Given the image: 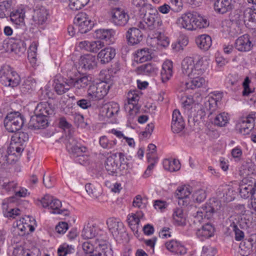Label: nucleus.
I'll return each instance as SVG.
<instances>
[{"mask_svg":"<svg viewBox=\"0 0 256 256\" xmlns=\"http://www.w3.org/2000/svg\"><path fill=\"white\" fill-rule=\"evenodd\" d=\"M253 188L248 187L246 184H242L239 188V192L240 196L244 198H248L252 195Z\"/></svg>","mask_w":256,"mask_h":256,"instance_id":"nucleus-50","label":"nucleus"},{"mask_svg":"<svg viewBox=\"0 0 256 256\" xmlns=\"http://www.w3.org/2000/svg\"><path fill=\"white\" fill-rule=\"evenodd\" d=\"M74 24L78 32L81 34L86 33L92 28L94 26V22L84 12H81L76 15Z\"/></svg>","mask_w":256,"mask_h":256,"instance_id":"nucleus-12","label":"nucleus"},{"mask_svg":"<svg viewBox=\"0 0 256 256\" xmlns=\"http://www.w3.org/2000/svg\"><path fill=\"white\" fill-rule=\"evenodd\" d=\"M132 4L140 8L139 10L142 20L139 22L138 27L152 33L154 38L159 36L164 32V26L157 10L144 0H132Z\"/></svg>","mask_w":256,"mask_h":256,"instance_id":"nucleus-1","label":"nucleus"},{"mask_svg":"<svg viewBox=\"0 0 256 256\" xmlns=\"http://www.w3.org/2000/svg\"><path fill=\"white\" fill-rule=\"evenodd\" d=\"M175 222L178 226H184L186 224V220L182 208H178L174 211L173 214Z\"/></svg>","mask_w":256,"mask_h":256,"instance_id":"nucleus-45","label":"nucleus"},{"mask_svg":"<svg viewBox=\"0 0 256 256\" xmlns=\"http://www.w3.org/2000/svg\"><path fill=\"white\" fill-rule=\"evenodd\" d=\"M196 42L200 49L206 51L212 46V38L208 34H202L196 38Z\"/></svg>","mask_w":256,"mask_h":256,"instance_id":"nucleus-31","label":"nucleus"},{"mask_svg":"<svg viewBox=\"0 0 256 256\" xmlns=\"http://www.w3.org/2000/svg\"><path fill=\"white\" fill-rule=\"evenodd\" d=\"M110 88V86L104 82L90 86L88 90V96L92 100H102L108 94Z\"/></svg>","mask_w":256,"mask_h":256,"instance_id":"nucleus-8","label":"nucleus"},{"mask_svg":"<svg viewBox=\"0 0 256 256\" xmlns=\"http://www.w3.org/2000/svg\"><path fill=\"white\" fill-rule=\"evenodd\" d=\"M14 133L12 136L10 151L15 154L16 157H20L24 149L25 142L28 140V136L22 132L18 131Z\"/></svg>","mask_w":256,"mask_h":256,"instance_id":"nucleus-4","label":"nucleus"},{"mask_svg":"<svg viewBox=\"0 0 256 256\" xmlns=\"http://www.w3.org/2000/svg\"><path fill=\"white\" fill-rule=\"evenodd\" d=\"M34 112L36 116L47 117L54 114V109L48 102H41L38 104Z\"/></svg>","mask_w":256,"mask_h":256,"instance_id":"nucleus-24","label":"nucleus"},{"mask_svg":"<svg viewBox=\"0 0 256 256\" xmlns=\"http://www.w3.org/2000/svg\"><path fill=\"white\" fill-rule=\"evenodd\" d=\"M82 249L86 254H92L96 249V242L92 244L91 241H86L82 244Z\"/></svg>","mask_w":256,"mask_h":256,"instance_id":"nucleus-56","label":"nucleus"},{"mask_svg":"<svg viewBox=\"0 0 256 256\" xmlns=\"http://www.w3.org/2000/svg\"><path fill=\"white\" fill-rule=\"evenodd\" d=\"M224 208L221 201L216 200L214 202L212 206L206 204L202 207L197 208L192 206L190 212L193 218L194 223L204 222L206 219H209L214 214L218 217L220 223L222 224L224 219Z\"/></svg>","mask_w":256,"mask_h":256,"instance_id":"nucleus-2","label":"nucleus"},{"mask_svg":"<svg viewBox=\"0 0 256 256\" xmlns=\"http://www.w3.org/2000/svg\"><path fill=\"white\" fill-rule=\"evenodd\" d=\"M254 12L252 8H247L244 12V21H249L256 22V14H254Z\"/></svg>","mask_w":256,"mask_h":256,"instance_id":"nucleus-55","label":"nucleus"},{"mask_svg":"<svg viewBox=\"0 0 256 256\" xmlns=\"http://www.w3.org/2000/svg\"><path fill=\"white\" fill-rule=\"evenodd\" d=\"M164 168L169 172H173L179 170L180 168V164L178 160L174 159H165L163 161Z\"/></svg>","mask_w":256,"mask_h":256,"instance_id":"nucleus-37","label":"nucleus"},{"mask_svg":"<svg viewBox=\"0 0 256 256\" xmlns=\"http://www.w3.org/2000/svg\"><path fill=\"white\" fill-rule=\"evenodd\" d=\"M116 56V50L112 47L102 49L98 54V59L102 64H104L110 62Z\"/></svg>","mask_w":256,"mask_h":256,"instance_id":"nucleus-23","label":"nucleus"},{"mask_svg":"<svg viewBox=\"0 0 256 256\" xmlns=\"http://www.w3.org/2000/svg\"><path fill=\"white\" fill-rule=\"evenodd\" d=\"M11 6V0H5L0 2V18H4L9 16Z\"/></svg>","mask_w":256,"mask_h":256,"instance_id":"nucleus-41","label":"nucleus"},{"mask_svg":"<svg viewBox=\"0 0 256 256\" xmlns=\"http://www.w3.org/2000/svg\"><path fill=\"white\" fill-rule=\"evenodd\" d=\"M55 178L48 174H44L43 176V183L46 187L50 188L53 186L55 182Z\"/></svg>","mask_w":256,"mask_h":256,"instance_id":"nucleus-60","label":"nucleus"},{"mask_svg":"<svg viewBox=\"0 0 256 256\" xmlns=\"http://www.w3.org/2000/svg\"><path fill=\"white\" fill-rule=\"evenodd\" d=\"M14 253L16 256H34V254L28 250L19 248L16 250Z\"/></svg>","mask_w":256,"mask_h":256,"instance_id":"nucleus-64","label":"nucleus"},{"mask_svg":"<svg viewBox=\"0 0 256 256\" xmlns=\"http://www.w3.org/2000/svg\"><path fill=\"white\" fill-rule=\"evenodd\" d=\"M202 63V58L194 62L192 58L186 57L182 60V73L189 78L196 74H202L204 72Z\"/></svg>","mask_w":256,"mask_h":256,"instance_id":"nucleus-3","label":"nucleus"},{"mask_svg":"<svg viewBox=\"0 0 256 256\" xmlns=\"http://www.w3.org/2000/svg\"><path fill=\"white\" fill-rule=\"evenodd\" d=\"M49 16L48 10L44 6H36L34 10L32 16L34 21L38 24H44L48 20Z\"/></svg>","mask_w":256,"mask_h":256,"instance_id":"nucleus-19","label":"nucleus"},{"mask_svg":"<svg viewBox=\"0 0 256 256\" xmlns=\"http://www.w3.org/2000/svg\"><path fill=\"white\" fill-rule=\"evenodd\" d=\"M61 202L58 199L54 198L50 207V208L52 210L51 212V213L54 214H63L64 216H68L69 214L68 212L65 209L60 210V208H61Z\"/></svg>","mask_w":256,"mask_h":256,"instance_id":"nucleus-39","label":"nucleus"},{"mask_svg":"<svg viewBox=\"0 0 256 256\" xmlns=\"http://www.w3.org/2000/svg\"><path fill=\"white\" fill-rule=\"evenodd\" d=\"M97 234L96 224L92 223H88L84 226L82 232V236L84 239H92Z\"/></svg>","mask_w":256,"mask_h":256,"instance_id":"nucleus-34","label":"nucleus"},{"mask_svg":"<svg viewBox=\"0 0 256 256\" xmlns=\"http://www.w3.org/2000/svg\"><path fill=\"white\" fill-rule=\"evenodd\" d=\"M172 62L170 60H166L162 66L160 72L161 80L162 82L168 81L172 76Z\"/></svg>","mask_w":256,"mask_h":256,"instance_id":"nucleus-30","label":"nucleus"},{"mask_svg":"<svg viewBox=\"0 0 256 256\" xmlns=\"http://www.w3.org/2000/svg\"><path fill=\"white\" fill-rule=\"evenodd\" d=\"M235 44L237 50L241 52L249 51L252 46L248 34H244L240 36L236 40Z\"/></svg>","mask_w":256,"mask_h":256,"instance_id":"nucleus-28","label":"nucleus"},{"mask_svg":"<svg viewBox=\"0 0 256 256\" xmlns=\"http://www.w3.org/2000/svg\"><path fill=\"white\" fill-rule=\"evenodd\" d=\"M110 21L118 27L125 26L128 22L130 16L128 12L120 8H114L110 12Z\"/></svg>","mask_w":256,"mask_h":256,"instance_id":"nucleus-7","label":"nucleus"},{"mask_svg":"<svg viewBox=\"0 0 256 256\" xmlns=\"http://www.w3.org/2000/svg\"><path fill=\"white\" fill-rule=\"evenodd\" d=\"M126 36L128 43L132 46L140 42L143 38L140 30L136 28H130L127 31Z\"/></svg>","mask_w":256,"mask_h":256,"instance_id":"nucleus-22","label":"nucleus"},{"mask_svg":"<svg viewBox=\"0 0 256 256\" xmlns=\"http://www.w3.org/2000/svg\"><path fill=\"white\" fill-rule=\"evenodd\" d=\"M84 6L80 0H70L69 6L73 10H80Z\"/></svg>","mask_w":256,"mask_h":256,"instance_id":"nucleus-62","label":"nucleus"},{"mask_svg":"<svg viewBox=\"0 0 256 256\" xmlns=\"http://www.w3.org/2000/svg\"><path fill=\"white\" fill-rule=\"evenodd\" d=\"M194 200L198 202L204 201L206 198L205 190L202 189L196 190L192 195Z\"/></svg>","mask_w":256,"mask_h":256,"instance_id":"nucleus-54","label":"nucleus"},{"mask_svg":"<svg viewBox=\"0 0 256 256\" xmlns=\"http://www.w3.org/2000/svg\"><path fill=\"white\" fill-rule=\"evenodd\" d=\"M106 224L109 232L114 238H118L125 232L124 225L118 219L110 218L107 220Z\"/></svg>","mask_w":256,"mask_h":256,"instance_id":"nucleus-13","label":"nucleus"},{"mask_svg":"<svg viewBox=\"0 0 256 256\" xmlns=\"http://www.w3.org/2000/svg\"><path fill=\"white\" fill-rule=\"evenodd\" d=\"M140 98L139 92L137 90H130L127 96V102L124 104V109L129 112L138 110L136 105ZM136 111H135L136 112Z\"/></svg>","mask_w":256,"mask_h":256,"instance_id":"nucleus-18","label":"nucleus"},{"mask_svg":"<svg viewBox=\"0 0 256 256\" xmlns=\"http://www.w3.org/2000/svg\"><path fill=\"white\" fill-rule=\"evenodd\" d=\"M99 143L100 146L106 150L113 149L116 144V140H110L106 136H102L100 138Z\"/></svg>","mask_w":256,"mask_h":256,"instance_id":"nucleus-43","label":"nucleus"},{"mask_svg":"<svg viewBox=\"0 0 256 256\" xmlns=\"http://www.w3.org/2000/svg\"><path fill=\"white\" fill-rule=\"evenodd\" d=\"M84 256H112V254L106 241L96 240L95 251L92 254H85Z\"/></svg>","mask_w":256,"mask_h":256,"instance_id":"nucleus-16","label":"nucleus"},{"mask_svg":"<svg viewBox=\"0 0 256 256\" xmlns=\"http://www.w3.org/2000/svg\"><path fill=\"white\" fill-rule=\"evenodd\" d=\"M136 54V58H139V60L141 62L150 60L152 58L149 49L148 48L138 50Z\"/></svg>","mask_w":256,"mask_h":256,"instance_id":"nucleus-47","label":"nucleus"},{"mask_svg":"<svg viewBox=\"0 0 256 256\" xmlns=\"http://www.w3.org/2000/svg\"><path fill=\"white\" fill-rule=\"evenodd\" d=\"M168 250L178 255H184L186 253V250L180 242L176 240H171L165 244Z\"/></svg>","mask_w":256,"mask_h":256,"instance_id":"nucleus-25","label":"nucleus"},{"mask_svg":"<svg viewBox=\"0 0 256 256\" xmlns=\"http://www.w3.org/2000/svg\"><path fill=\"white\" fill-rule=\"evenodd\" d=\"M142 216V214L140 212H137L134 214H132L128 215L127 222L130 228L134 232H138L140 217Z\"/></svg>","mask_w":256,"mask_h":256,"instance_id":"nucleus-35","label":"nucleus"},{"mask_svg":"<svg viewBox=\"0 0 256 256\" xmlns=\"http://www.w3.org/2000/svg\"><path fill=\"white\" fill-rule=\"evenodd\" d=\"M72 87L76 89H85L92 81V78L90 75H84L76 78H72Z\"/></svg>","mask_w":256,"mask_h":256,"instance_id":"nucleus-27","label":"nucleus"},{"mask_svg":"<svg viewBox=\"0 0 256 256\" xmlns=\"http://www.w3.org/2000/svg\"><path fill=\"white\" fill-rule=\"evenodd\" d=\"M137 70L140 74H148L154 71V68L150 64L148 63L138 66Z\"/></svg>","mask_w":256,"mask_h":256,"instance_id":"nucleus-51","label":"nucleus"},{"mask_svg":"<svg viewBox=\"0 0 256 256\" xmlns=\"http://www.w3.org/2000/svg\"><path fill=\"white\" fill-rule=\"evenodd\" d=\"M66 146L68 150L75 158L84 153H88V148L78 143L72 134L66 136Z\"/></svg>","mask_w":256,"mask_h":256,"instance_id":"nucleus-10","label":"nucleus"},{"mask_svg":"<svg viewBox=\"0 0 256 256\" xmlns=\"http://www.w3.org/2000/svg\"><path fill=\"white\" fill-rule=\"evenodd\" d=\"M246 170H244V173L246 174V176L244 177L242 182L243 184H246L248 187H251L253 188V190L256 188V179L255 178L251 176L249 174H246ZM252 175L254 177L256 176V174H254L253 172H252Z\"/></svg>","mask_w":256,"mask_h":256,"instance_id":"nucleus-44","label":"nucleus"},{"mask_svg":"<svg viewBox=\"0 0 256 256\" xmlns=\"http://www.w3.org/2000/svg\"><path fill=\"white\" fill-rule=\"evenodd\" d=\"M74 250V248L72 246L64 244L58 248V256H66L68 254L72 253Z\"/></svg>","mask_w":256,"mask_h":256,"instance_id":"nucleus-49","label":"nucleus"},{"mask_svg":"<svg viewBox=\"0 0 256 256\" xmlns=\"http://www.w3.org/2000/svg\"><path fill=\"white\" fill-rule=\"evenodd\" d=\"M80 64L85 70H90L96 67L97 62L96 56L90 54L82 56Z\"/></svg>","mask_w":256,"mask_h":256,"instance_id":"nucleus-26","label":"nucleus"},{"mask_svg":"<svg viewBox=\"0 0 256 256\" xmlns=\"http://www.w3.org/2000/svg\"><path fill=\"white\" fill-rule=\"evenodd\" d=\"M124 155L122 152L114 153L109 156L105 162V168L110 174L117 173L119 166L124 162Z\"/></svg>","mask_w":256,"mask_h":256,"instance_id":"nucleus-9","label":"nucleus"},{"mask_svg":"<svg viewBox=\"0 0 256 256\" xmlns=\"http://www.w3.org/2000/svg\"><path fill=\"white\" fill-rule=\"evenodd\" d=\"M18 157L14 152L10 151V147L6 148L4 146H0V166H7L9 164H14L18 160Z\"/></svg>","mask_w":256,"mask_h":256,"instance_id":"nucleus-15","label":"nucleus"},{"mask_svg":"<svg viewBox=\"0 0 256 256\" xmlns=\"http://www.w3.org/2000/svg\"><path fill=\"white\" fill-rule=\"evenodd\" d=\"M194 12L183 14L176 20L177 24L182 28L188 30H194Z\"/></svg>","mask_w":256,"mask_h":256,"instance_id":"nucleus-17","label":"nucleus"},{"mask_svg":"<svg viewBox=\"0 0 256 256\" xmlns=\"http://www.w3.org/2000/svg\"><path fill=\"white\" fill-rule=\"evenodd\" d=\"M36 82L32 78H28L20 86L21 92L26 94L32 90L36 87Z\"/></svg>","mask_w":256,"mask_h":256,"instance_id":"nucleus-40","label":"nucleus"},{"mask_svg":"<svg viewBox=\"0 0 256 256\" xmlns=\"http://www.w3.org/2000/svg\"><path fill=\"white\" fill-rule=\"evenodd\" d=\"M9 15L11 20L16 24H20L24 21V14L22 12H20L18 11L16 12H11L10 11Z\"/></svg>","mask_w":256,"mask_h":256,"instance_id":"nucleus-52","label":"nucleus"},{"mask_svg":"<svg viewBox=\"0 0 256 256\" xmlns=\"http://www.w3.org/2000/svg\"><path fill=\"white\" fill-rule=\"evenodd\" d=\"M194 30L197 28H203L209 26V22L200 14L194 12Z\"/></svg>","mask_w":256,"mask_h":256,"instance_id":"nucleus-32","label":"nucleus"},{"mask_svg":"<svg viewBox=\"0 0 256 256\" xmlns=\"http://www.w3.org/2000/svg\"><path fill=\"white\" fill-rule=\"evenodd\" d=\"M90 46V52L96 53L100 49L104 46V44L100 40H97L91 42Z\"/></svg>","mask_w":256,"mask_h":256,"instance_id":"nucleus-53","label":"nucleus"},{"mask_svg":"<svg viewBox=\"0 0 256 256\" xmlns=\"http://www.w3.org/2000/svg\"><path fill=\"white\" fill-rule=\"evenodd\" d=\"M171 128L174 133H178L184 128V121L172 122Z\"/></svg>","mask_w":256,"mask_h":256,"instance_id":"nucleus-59","label":"nucleus"},{"mask_svg":"<svg viewBox=\"0 0 256 256\" xmlns=\"http://www.w3.org/2000/svg\"><path fill=\"white\" fill-rule=\"evenodd\" d=\"M0 80L4 86L15 87L19 84L20 78L12 68L5 66L0 70Z\"/></svg>","mask_w":256,"mask_h":256,"instance_id":"nucleus-5","label":"nucleus"},{"mask_svg":"<svg viewBox=\"0 0 256 256\" xmlns=\"http://www.w3.org/2000/svg\"><path fill=\"white\" fill-rule=\"evenodd\" d=\"M10 42V50L16 54L20 55L23 54L26 50L24 42L20 39H14Z\"/></svg>","mask_w":256,"mask_h":256,"instance_id":"nucleus-36","label":"nucleus"},{"mask_svg":"<svg viewBox=\"0 0 256 256\" xmlns=\"http://www.w3.org/2000/svg\"><path fill=\"white\" fill-rule=\"evenodd\" d=\"M176 194L178 198L186 200V202L187 203L186 199L190 194V188L184 186L178 188L176 190Z\"/></svg>","mask_w":256,"mask_h":256,"instance_id":"nucleus-48","label":"nucleus"},{"mask_svg":"<svg viewBox=\"0 0 256 256\" xmlns=\"http://www.w3.org/2000/svg\"><path fill=\"white\" fill-rule=\"evenodd\" d=\"M72 82L71 78H60L54 80V88L56 92L60 95L66 93L72 87Z\"/></svg>","mask_w":256,"mask_h":256,"instance_id":"nucleus-20","label":"nucleus"},{"mask_svg":"<svg viewBox=\"0 0 256 256\" xmlns=\"http://www.w3.org/2000/svg\"><path fill=\"white\" fill-rule=\"evenodd\" d=\"M256 118V112L251 113L246 117L240 118L237 124L240 132L244 135L249 134L254 128Z\"/></svg>","mask_w":256,"mask_h":256,"instance_id":"nucleus-11","label":"nucleus"},{"mask_svg":"<svg viewBox=\"0 0 256 256\" xmlns=\"http://www.w3.org/2000/svg\"><path fill=\"white\" fill-rule=\"evenodd\" d=\"M53 198H54L49 194L45 195L40 200L42 207L45 208H50Z\"/></svg>","mask_w":256,"mask_h":256,"instance_id":"nucleus-61","label":"nucleus"},{"mask_svg":"<svg viewBox=\"0 0 256 256\" xmlns=\"http://www.w3.org/2000/svg\"><path fill=\"white\" fill-rule=\"evenodd\" d=\"M202 75L196 74L190 77V78L191 79L190 83L186 82L184 84V88L195 89L204 86L206 84V80L204 78L201 76Z\"/></svg>","mask_w":256,"mask_h":256,"instance_id":"nucleus-29","label":"nucleus"},{"mask_svg":"<svg viewBox=\"0 0 256 256\" xmlns=\"http://www.w3.org/2000/svg\"><path fill=\"white\" fill-rule=\"evenodd\" d=\"M218 100H215L212 97L206 98L204 100V102L202 104V108L198 112L200 113V118L204 116L207 112L210 111L214 104L218 105Z\"/></svg>","mask_w":256,"mask_h":256,"instance_id":"nucleus-33","label":"nucleus"},{"mask_svg":"<svg viewBox=\"0 0 256 256\" xmlns=\"http://www.w3.org/2000/svg\"><path fill=\"white\" fill-rule=\"evenodd\" d=\"M214 10L218 14L224 13V0H216L214 3Z\"/></svg>","mask_w":256,"mask_h":256,"instance_id":"nucleus-63","label":"nucleus"},{"mask_svg":"<svg viewBox=\"0 0 256 256\" xmlns=\"http://www.w3.org/2000/svg\"><path fill=\"white\" fill-rule=\"evenodd\" d=\"M234 220L237 222L236 219L234 216H230L226 222L227 225L229 226L227 228L228 232L229 234H230L232 232H234L235 234V239L236 240H240L244 237V232L240 230L237 226L236 223L234 222Z\"/></svg>","mask_w":256,"mask_h":256,"instance_id":"nucleus-21","label":"nucleus"},{"mask_svg":"<svg viewBox=\"0 0 256 256\" xmlns=\"http://www.w3.org/2000/svg\"><path fill=\"white\" fill-rule=\"evenodd\" d=\"M48 120L46 117L36 116L32 118L30 121V126H32L35 129H40L44 128L48 125Z\"/></svg>","mask_w":256,"mask_h":256,"instance_id":"nucleus-38","label":"nucleus"},{"mask_svg":"<svg viewBox=\"0 0 256 256\" xmlns=\"http://www.w3.org/2000/svg\"><path fill=\"white\" fill-rule=\"evenodd\" d=\"M38 45L36 43H32L30 46L28 53V58L30 60V62H34L36 56Z\"/></svg>","mask_w":256,"mask_h":256,"instance_id":"nucleus-57","label":"nucleus"},{"mask_svg":"<svg viewBox=\"0 0 256 256\" xmlns=\"http://www.w3.org/2000/svg\"><path fill=\"white\" fill-rule=\"evenodd\" d=\"M112 34V30L100 29L96 30L94 36L98 39L107 40L111 38Z\"/></svg>","mask_w":256,"mask_h":256,"instance_id":"nucleus-46","label":"nucleus"},{"mask_svg":"<svg viewBox=\"0 0 256 256\" xmlns=\"http://www.w3.org/2000/svg\"><path fill=\"white\" fill-rule=\"evenodd\" d=\"M24 123V116L18 112L8 114L4 120V125L10 132L19 131Z\"/></svg>","mask_w":256,"mask_h":256,"instance_id":"nucleus-6","label":"nucleus"},{"mask_svg":"<svg viewBox=\"0 0 256 256\" xmlns=\"http://www.w3.org/2000/svg\"><path fill=\"white\" fill-rule=\"evenodd\" d=\"M208 220L206 219L204 222L201 223H194L195 224H202L201 227L198 228L196 231L197 237L202 240L210 238L214 235V228L212 224L206 222Z\"/></svg>","mask_w":256,"mask_h":256,"instance_id":"nucleus-14","label":"nucleus"},{"mask_svg":"<svg viewBox=\"0 0 256 256\" xmlns=\"http://www.w3.org/2000/svg\"><path fill=\"white\" fill-rule=\"evenodd\" d=\"M104 108L106 110V116L108 118L117 114L120 110L118 104L113 102L106 105Z\"/></svg>","mask_w":256,"mask_h":256,"instance_id":"nucleus-42","label":"nucleus"},{"mask_svg":"<svg viewBox=\"0 0 256 256\" xmlns=\"http://www.w3.org/2000/svg\"><path fill=\"white\" fill-rule=\"evenodd\" d=\"M216 252V248L210 246H204L202 248V256H214Z\"/></svg>","mask_w":256,"mask_h":256,"instance_id":"nucleus-58","label":"nucleus"}]
</instances>
